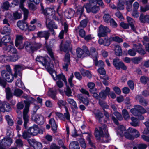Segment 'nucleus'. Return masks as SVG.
Here are the masks:
<instances>
[{"label":"nucleus","instance_id":"obj_1","mask_svg":"<svg viewBox=\"0 0 149 149\" xmlns=\"http://www.w3.org/2000/svg\"><path fill=\"white\" fill-rule=\"evenodd\" d=\"M36 61L40 64L44 66L47 70L49 72L54 80L62 79L67 85V82L65 76L62 74H56V72L53 70L52 68L54 67L53 62L48 56L43 57L38 56L36 58Z\"/></svg>","mask_w":149,"mask_h":149},{"label":"nucleus","instance_id":"obj_2","mask_svg":"<svg viewBox=\"0 0 149 149\" xmlns=\"http://www.w3.org/2000/svg\"><path fill=\"white\" fill-rule=\"evenodd\" d=\"M117 134L121 136L124 135L126 138L133 140L135 137L137 138L140 135L138 131L136 130L129 128L127 131L125 127L123 125L119 126L117 129Z\"/></svg>","mask_w":149,"mask_h":149},{"label":"nucleus","instance_id":"obj_3","mask_svg":"<svg viewBox=\"0 0 149 149\" xmlns=\"http://www.w3.org/2000/svg\"><path fill=\"white\" fill-rule=\"evenodd\" d=\"M107 127L106 125H104L102 127H99L98 128H96L95 135L96 138L97 140H100L101 137H104L103 131L105 133L104 137L106 138L108 137L109 134L107 132Z\"/></svg>","mask_w":149,"mask_h":149},{"label":"nucleus","instance_id":"obj_4","mask_svg":"<svg viewBox=\"0 0 149 149\" xmlns=\"http://www.w3.org/2000/svg\"><path fill=\"white\" fill-rule=\"evenodd\" d=\"M7 71L3 70L1 72V75L3 78L8 82H11L13 80V76L11 73L10 67L9 65L6 66Z\"/></svg>","mask_w":149,"mask_h":149},{"label":"nucleus","instance_id":"obj_5","mask_svg":"<svg viewBox=\"0 0 149 149\" xmlns=\"http://www.w3.org/2000/svg\"><path fill=\"white\" fill-rule=\"evenodd\" d=\"M97 4H98L100 6L103 7V3L102 0H91L89 3L84 5V6L86 9L87 12L89 13L91 11V6H92L93 5Z\"/></svg>","mask_w":149,"mask_h":149},{"label":"nucleus","instance_id":"obj_6","mask_svg":"<svg viewBox=\"0 0 149 149\" xmlns=\"http://www.w3.org/2000/svg\"><path fill=\"white\" fill-rule=\"evenodd\" d=\"M111 30L107 27L100 25L99 28L98 36L99 37L106 36L108 33H110Z\"/></svg>","mask_w":149,"mask_h":149},{"label":"nucleus","instance_id":"obj_7","mask_svg":"<svg viewBox=\"0 0 149 149\" xmlns=\"http://www.w3.org/2000/svg\"><path fill=\"white\" fill-rule=\"evenodd\" d=\"M10 109V107L8 103L0 101V111L3 112L6 111H9ZM2 120V116L0 115V123Z\"/></svg>","mask_w":149,"mask_h":149},{"label":"nucleus","instance_id":"obj_8","mask_svg":"<svg viewBox=\"0 0 149 149\" xmlns=\"http://www.w3.org/2000/svg\"><path fill=\"white\" fill-rule=\"evenodd\" d=\"M23 39V37L22 35H18L16 36L15 41V45L19 49H22L24 47V45L22 44Z\"/></svg>","mask_w":149,"mask_h":149},{"label":"nucleus","instance_id":"obj_9","mask_svg":"<svg viewBox=\"0 0 149 149\" xmlns=\"http://www.w3.org/2000/svg\"><path fill=\"white\" fill-rule=\"evenodd\" d=\"M84 50L81 49L79 48L76 49L77 55L79 58H81L83 56L84 52L88 55H90V53L89 52L87 47L86 46L83 47Z\"/></svg>","mask_w":149,"mask_h":149},{"label":"nucleus","instance_id":"obj_10","mask_svg":"<svg viewBox=\"0 0 149 149\" xmlns=\"http://www.w3.org/2000/svg\"><path fill=\"white\" fill-rule=\"evenodd\" d=\"M12 143V140L9 137L5 138L3 139L0 142V149H5L4 147L10 145Z\"/></svg>","mask_w":149,"mask_h":149},{"label":"nucleus","instance_id":"obj_11","mask_svg":"<svg viewBox=\"0 0 149 149\" xmlns=\"http://www.w3.org/2000/svg\"><path fill=\"white\" fill-rule=\"evenodd\" d=\"M31 119L32 120L40 125H42L44 122V117L41 115L34 114L32 116Z\"/></svg>","mask_w":149,"mask_h":149},{"label":"nucleus","instance_id":"obj_12","mask_svg":"<svg viewBox=\"0 0 149 149\" xmlns=\"http://www.w3.org/2000/svg\"><path fill=\"white\" fill-rule=\"evenodd\" d=\"M113 65L117 69H119L120 68L126 70L127 69L126 67L122 62L119 61V60L117 58L113 59Z\"/></svg>","mask_w":149,"mask_h":149},{"label":"nucleus","instance_id":"obj_13","mask_svg":"<svg viewBox=\"0 0 149 149\" xmlns=\"http://www.w3.org/2000/svg\"><path fill=\"white\" fill-rule=\"evenodd\" d=\"M3 49L7 51L9 56L17 53V50L13 47V44L12 42L11 43V45H8V46L4 47Z\"/></svg>","mask_w":149,"mask_h":149},{"label":"nucleus","instance_id":"obj_14","mask_svg":"<svg viewBox=\"0 0 149 149\" xmlns=\"http://www.w3.org/2000/svg\"><path fill=\"white\" fill-rule=\"evenodd\" d=\"M29 111V108L26 106L23 111V118L24 120V125L25 128L27 127L26 125L29 120V117L27 113Z\"/></svg>","mask_w":149,"mask_h":149},{"label":"nucleus","instance_id":"obj_15","mask_svg":"<svg viewBox=\"0 0 149 149\" xmlns=\"http://www.w3.org/2000/svg\"><path fill=\"white\" fill-rule=\"evenodd\" d=\"M63 42H62L60 45V50L61 51H63L65 52H68L71 50L72 46L69 42H66L64 44L63 47Z\"/></svg>","mask_w":149,"mask_h":149},{"label":"nucleus","instance_id":"obj_16","mask_svg":"<svg viewBox=\"0 0 149 149\" xmlns=\"http://www.w3.org/2000/svg\"><path fill=\"white\" fill-rule=\"evenodd\" d=\"M41 47V44L35 43L33 44L32 45H31L29 44L28 45L26 46L25 48L28 50L35 51L39 49Z\"/></svg>","mask_w":149,"mask_h":149},{"label":"nucleus","instance_id":"obj_17","mask_svg":"<svg viewBox=\"0 0 149 149\" xmlns=\"http://www.w3.org/2000/svg\"><path fill=\"white\" fill-rule=\"evenodd\" d=\"M25 1V0H19V7L24 13V19L26 20L27 19L29 11L28 9L23 7V4Z\"/></svg>","mask_w":149,"mask_h":149},{"label":"nucleus","instance_id":"obj_18","mask_svg":"<svg viewBox=\"0 0 149 149\" xmlns=\"http://www.w3.org/2000/svg\"><path fill=\"white\" fill-rule=\"evenodd\" d=\"M39 129L37 125H35L30 127L28 130V133L30 135H36L38 132Z\"/></svg>","mask_w":149,"mask_h":149},{"label":"nucleus","instance_id":"obj_19","mask_svg":"<svg viewBox=\"0 0 149 149\" xmlns=\"http://www.w3.org/2000/svg\"><path fill=\"white\" fill-rule=\"evenodd\" d=\"M24 69V68L22 66L19 65H15L14 67L15 71L14 76L16 77L17 75H19L20 76H22V74L19 72Z\"/></svg>","mask_w":149,"mask_h":149},{"label":"nucleus","instance_id":"obj_20","mask_svg":"<svg viewBox=\"0 0 149 149\" xmlns=\"http://www.w3.org/2000/svg\"><path fill=\"white\" fill-rule=\"evenodd\" d=\"M17 25L21 30H25L28 28L27 24L24 21H18Z\"/></svg>","mask_w":149,"mask_h":149},{"label":"nucleus","instance_id":"obj_21","mask_svg":"<svg viewBox=\"0 0 149 149\" xmlns=\"http://www.w3.org/2000/svg\"><path fill=\"white\" fill-rule=\"evenodd\" d=\"M59 8V6L56 7L55 6H52L50 8H47L46 11H48V16L50 15H52L55 12V9H56V11L58 13V10Z\"/></svg>","mask_w":149,"mask_h":149},{"label":"nucleus","instance_id":"obj_22","mask_svg":"<svg viewBox=\"0 0 149 149\" xmlns=\"http://www.w3.org/2000/svg\"><path fill=\"white\" fill-rule=\"evenodd\" d=\"M136 109L138 112H139L141 113H145L146 112H147L149 113V108H147L145 109L139 105H137L136 106Z\"/></svg>","mask_w":149,"mask_h":149},{"label":"nucleus","instance_id":"obj_23","mask_svg":"<svg viewBox=\"0 0 149 149\" xmlns=\"http://www.w3.org/2000/svg\"><path fill=\"white\" fill-rule=\"evenodd\" d=\"M49 35V33L48 32L46 31L39 32L37 33V36L38 37L40 38L44 37L46 40H47L48 39Z\"/></svg>","mask_w":149,"mask_h":149},{"label":"nucleus","instance_id":"obj_24","mask_svg":"<svg viewBox=\"0 0 149 149\" xmlns=\"http://www.w3.org/2000/svg\"><path fill=\"white\" fill-rule=\"evenodd\" d=\"M127 22L129 24L131 27L132 29L134 32H136L135 31V28L134 25V21L131 17H130L127 16Z\"/></svg>","mask_w":149,"mask_h":149},{"label":"nucleus","instance_id":"obj_25","mask_svg":"<svg viewBox=\"0 0 149 149\" xmlns=\"http://www.w3.org/2000/svg\"><path fill=\"white\" fill-rule=\"evenodd\" d=\"M10 40V38L9 36H6L3 37L1 39V41L2 43H3L5 46L4 47H7L8 45L7 43L9 42Z\"/></svg>","mask_w":149,"mask_h":149},{"label":"nucleus","instance_id":"obj_26","mask_svg":"<svg viewBox=\"0 0 149 149\" xmlns=\"http://www.w3.org/2000/svg\"><path fill=\"white\" fill-rule=\"evenodd\" d=\"M136 100L139 101V103L143 106H146L148 103L146 101L144 100L142 97L139 95H138L136 97Z\"/></svg>","mask_w":149,"mask_h":149},{"label":"nucleus","instance_id":"obj_27","mask_svg":"<svg viewBox=\"0 0 149 149\" xmlns=\"http://www.w3.org/2000/svg\"><path fill=\"white\" fill-rule=\"evenodd\" d=\"M49 123L51 125L53 131L55 132L57 130V125L54 119H51L49 121Z\"/></svg>","mask_w":149,"mask_h":149},{"label":"nucleus","instance_id":"obj_28","mask_svg":"<svg viewBox=\"0 0 149 149\" xmlns=\"http://www.w3.org/2000/svg\"><path fill=\"white\" fill-rule=\"evenodd\" d=\"M49 96L53 99L56 100L57 99L56 97V90H54L53 88H50L49 89Z\"/></svg>","mask_w":149,"mask_h":149},{"label":"nucleus","instance_id":"obj_29","mask_svg":"<svg viewBox=\"0 0 149 149\" xmlns=\"http://www.w3.org/2000/svg\"><path fill=\"white\" fill-rule=\"evenodd\" d=\"M115 54L118 56H121L122 54V50L120 46L119 45H116L114 50Z\"/></svg>","mask_w":149,"mask_h":149},{"label":"nucleus","instance_id":"obj_30","mask_svg":"<svg viewBox=\"0 0 149 149\" xmlns=\"http://www.w3.org/2000/svg\"><path fill=\"white\" fill-rule=\"evenodd\" d=\"M139 19L141 22H149V16L141 14L140 15Z\"/></svg>","mask_w":149,"mask_h":149},{"label":"nucleus","instance_id":"obj_31","mask_svg":"<svg viewBox=\"0 0 149 149\" xmlns=\"http://www.w3.org/2000/svg\"><path fill=\"white\" fill-rule=\"evenodd\" d=\"M90 52L92 55L93 60L97 59L98 57L97 53L96 52L95 49L94 47L91 48L90 49Z\"/></svg>","mask_w":149,"mask_h":149},{"label":"nucleus","instance_id":"obj_32","mask_svg":"<svg viewBox=\"0 0 149 149\" xmlns=\"http://www.w3.org/2000/svg\"><path fill=\"white\" fill-rule=\"evenodd\" d=\"M131 119L132 121L130 123V124L132 126H136L138 125L139 122V120L138 119L133 117L131 118Z\"/></svg>","mask_w":149,"mask_h":149},{"label":"nucleus","instance_id":"obj_33","mask_svg":"<svg viewBox=\"0 0 149 149\" xmlns=\"http://www.w3.org/2000/svg\"><path fill=\"white\" fill-rule=\"evenodd\" d=\"M9 6V3L7 1H6L3 3L1 8L3 11L7 10H8Z\"/></svg>","mask_w":149,"mask_h":149},{"label":"nucleus","instance_id":"obj_34","mask_svg":"<svg viewBox=\"0 0 149 149\" xmlns=\"http://www.w3.org/2000/svg\"><path fill=\"white\" fill-rule=\"evenodd\" d=\"M110 40L111 41H113L116 42L120 43L123 41V39L118 36L111 37L110 38Z\"/></svg>","mask_w":149,"mask_h":149},{"label":"nucleus","instance_id":"obj_35","mask_svg":"<svg viewBox=\"0 0 149 149\" xmlns=\"http://www.w3.org/2000/svg\"><path fill=\"white\" fill-rule=\"evenodd\" d=\"M144 124L147 127V129L144 130L143 133L145 134H149V120L145 122Z\"/></svg>","mask_w":149,"mask_h":149},{"label":"nucleus","instance_id":"obj_36","mask_svg":"<svg viewBox=\"0 0 149 149\" xmlns=\"http://www.w3.org/2000/svg\"><path fill=\"white\" fill-rule=\"evenodd\" d=\"M97 59L93 60L95 62V64L96 66H97L100 67H104V63L102 61H97Z\"/></svg>","mask_w":149,"mask_h":149},{"label":"nucleus","instance_id":"obj_37","mask_svg":"<svg viewBox=\"0 0 149 149\" xmlns=\"http://www.w3.org/2000/svg\"><path fill=\"white\" fill-rule=\"evenodd\" d=\"M5 117L8 125L11 126L13 125L14 122L10 116L8 115H6L5 116Z\"/></svg>","mask_w":149,"mask_h":149},{"label":"nucleus","instance_id":"obj_38","mask_svg":"<svg viewBox=\"0 0 149 149\" xmlns=\"http://www.w3.org/2000/svg\"><path fill=\"white\" fill-rule=\"evenodd\" d=\"M9 57L10 60L13 61H15L17 60L19 58L17 53L13 55H10V56H9Z\"/></svg>","mask_w":149,"mask_h":149},{"label":"nucleus","instance_id":"obj_39","mask_svg":"<svg viewBox=\"0 0 149 149\" xmlns=\"http://www.w3.org/2000/svg\"><path fill=\"white\" fill-rule=\"evenodd\" d=\"M23 93L22 91L19 89H17L15 90L14 92V95L17 97L20 96Z\"/></svg>","mask_w":149,"mask_h":149},{"label":"nucleus","instance_id":"obj_40","mask_svg":"<svg viewBox=\"0 0 149 149\" xmlns=\"http://www.w3.org/2000/svg\"><path fill=\"white\" fill-rule=\"evenodd\" d=\"M46 48L49 55H50L51 58L53 60H54V56L51 48L48 46H46Z\"/></svg>","mask_w":149,"mask_h":149},{"label":"nucleus","instance_id":"obj_41","mask_svg":"<svg viewBox=\"0 0 149 149\" xmlns=\"http://www.w3.org/2000/svg\"><path fill=\"white\" fill-rule=\"evenodd\" d=\"M87 22L88 21L87 19H84L82 20L80 22V26L78 27V28L79 29L80 27L85 28L86 26Z\"/></svg>","mask_w":149,"mask_h":149},{"label":"nucleus","instance_id":"obj_42","mask_svg":"<svg viewBox=\"0 0 149 149\" xmlns=\"http://www.w3.org/2000/svg\"><path fill=\"white\" fill-rule=\"evenodd\" d=\"M142 60V58L140 57H134L132 58L131 59L132 62L136 64L139 63Z\"/></svg>","mask_w":149,"mask_h":149},{"label":"nucleus","instance_id":"obj_43","mask_svg":"<svg viewBox=\"0 0 149 149\" xmlns=\"http://www.w3.org/2000/svg\"><path fill=\"white\" fill-rule=\"evenodd\" d=\"M28 7L30 10L33 11L36 10L38 8L37 6L31 3L28 4Z\"/></svg>","mask_w":149,"mask_h":149},{"label":"nucleus","instance_id":"obj_44","mask_svg":"<svg viewBox=\"0 0 149 149\" xmlns=\"http://www.w3.org/2000/svg\"><path fill=\"white\" fill-rule=\"evenodd\" d=\"M149 81V78L145 76H142L140 78V81L141 82L144 84H146Z\"/></svg>","mask_w":149,"mask_h":149},{"label":"nucleus","instance_id":"obj_45","mask_svg":"<svg viewBox=\"0 0 149 149\" xmlns=\"http://www.w3.org/2000/svg\"><path fill=\"white\" fill-rule=\"evenodd\" d=\"M15 144L17 147H21L23 146V143L21 139H18L16 140Z\"/></svg>","mask_w":149,"mask_h":149},{"label":"nucleus","instance_id":"obj_46","mask_svg":"<svg viewBox=\"0 0 149 149\" xmlns=\"http://www.w3.org/2000/svg\"><path fill=\"white\" fill-rule=\"evenodd\" d=\"M6 98L9 100L12 97V94L10 92V89L9 88H7L6 89Z\"/></svg>","mask_w":149,"mask_h":149},{"label":"nucleus","instance_id":"obj_47","mask_svg":"<svg viewBox=\"0 0 149 149\" xmlns=\"http://www.w3.org/2000/svg\"><path fill=\"white\" fill-rule=\"evenodd\" d=\"M16 85L22 89L24 88V84L20 79L17 80L16 83Z\"/></svg>","mask_w":149,"mask_h":149},{"label":"nucleus","instance_id":"obj_48","mask_svg":"<svg viewBox=\"0 0 149 149\" xmlns=\"http://www.w3.org/2000/svg\"><path fill=\"white\" fill-rule=\"evenodd\" d=\"M122 114L124 119L127 120L129 119L130 116L127 111L125 109L122 111Z\"/></svg>","mask_w":149,"mask_h":149},{"label":"nucleus","instance_id":"obj_49","mask_svg":"<svg viewBox=\"0 0 149 149\" xmlns=\"http://www.w3.org/2000/svg\"><path fill=\"white\" fill-rule=\"evenodd\" d=\"M3 31L1 32V33L3 34H4L9 33L10 31V27L9 26H5L3 28Z\"/></svg>","mask_w":149,"mask_h":149},{"label":"nucleus","instance_id":"obj_50","mask_svg":"<svg viewBox=\"0 0 149 149\" xmlns=\"http://www.w3.org/2000/svg\"><path fill=\"white\" fill-rule=\"evenodd\" d=\"M128 54L130 56H134L136 55V51L134 48L129 49L128 51Z\"/></svg>","mask_w":149,"mask_h":149},{"label":"nucleus","instance_id":"obj_51","mask_svg":"<svg viewBox=\"0 0 149 149\" xmlns=\"http://www.w3.org/2000/svg\"><path fill=\"white\" fill-rule=\"evenodd\" d=\"M65 113H64V116L65 118L68 120H70V116L69 113L68 111V108L66 107H65Z\"/></svg>","mask_w":149,"mask_h":149},{"label":"nucleus","instance_id":"obj_52","mask_svg":"<svg viewBox=\"0 0 149 149\" xmlns=\"http://www.w3.org/2000/svg\"><path fill=\"white\" fill-rule=\"evenodd\" d=\"M99 10V7L97 6L93 5L91 8V11L93 13H96Z\"/></svg>","mask_w":149,"mask_h":149},{"label":"nucleus","instance_id":"obj_53","mask_svg":"<svg viewBox=\"0 0 149 149\" xmlns=\"http://www.w3.org/2000/svg\"><path fill=\"white\" fill-rule=\"evenodd\" d=\"M103 19L105 22H109L111 19V18L109 14H105L103 16Z\"/></svg>","mask_w":149,"mask_h":149},{"label":"nucleus","instance_id":"obj_54","mask_svg":"<svg viewBox=\"0 0 149 149\" xmlns=\"http://www.w3.org/2000/svg\"><path fill=\"white\" fill-rule=\"evenodd\" d=\"M143 45H145V48H146V46L148 45H149V39L146 36L143 37Z\"/></svg>","mask_w":149,"mask_h":149},{"label":"nucleus","instance_id":"obj_55","mask_svg":"<svg viewBox=\"0 0 149 149\" xmlns=\"http://www.w3.org/2000/svg\"><path fill=\"white\" fill-rule=\"evenodd\" d=\"M99 103L100 105L103 107L104 109H107L109 108V106L103 101L100 100Z\"/></svg>","mask_w":149,"mask_h":149},{"label":"nucleus","instance_id":"obj_56","mask_svg":"<svg viewBox=\"0 0 149 149\" xmlns=\"http://www.w3.org/2000/svg\"><path fill=\"white\" fill-rule=\"evenodd\" d=\"M140 10L141 12H145L149 10V5L147 4L144 7L141 6Z\"/></svg>","mask_w":149,"mask_h":149},{"label":"nucleus","instance_id":"obj_57","mask_svg":"<svg viewBox=\"0 0 149 149\" xmlns=\"http://www.w3.org/2000/svg\"><path fill=\"white\" fill-rule=\"evenodd\" d=\"M13 15L14 18L15 19H19L21 17V14L17 12H15L14 13Z\"/></svg>","mask_w":149,"mask_h":149},{"label":"nucleus","instance_id":"obj_58","mask_svg":"<svg viewBox=\"0 0 149 149\" xmlns=\"http://www.w3.org/2000/svg\"><path fill=\"white\" fill-rule=\"evenodd\" d=\"M56 116L61 120L63 121L65 120V118L64 115L62 113H60L56 112Z\"/></svg>","mask_w":149,"mask_h":149},{"label":"nucleus","instance_id":"obj_59","mask_svg":"<svg viewBox=\"0 0 149 149\" xmlns=\"http://www.w3.org/2000/svg\"><path fill=\"white\" fill-rule=\"evenodd\" d=\"M132 16L134 18H138L139 16V13L136 10H134L132 12Z\"/></svg>","mask_w":149,"mask_h":149},{"label":"nucleus","instance_id":"obj_60","mask_svg":"<svg viewBox=\"0 0 149 149\" xmlns=\"http://www.w3.org/2000/svg\"><path fill=\"white\" fill-rule=\"evenodd\" d=\"M82 74L84 76H86L87 77L90 78L91 77V74L88 71H85L82 73Z\"/></svg>","mask_w":149,"mask_h":149},{"label":"nucleus","instance_id":"obj_61","mask_svg":"<svg viewBox=\"0 0 149 149\" xmlns=\"http://www.w3.org/2000/svg\"><path fill=\"white\" fill-rule=\"evenodd\" d=\"M109 22L110 25L114 28H116L117 26V24L116 22L112 19H110Z\"/></svg>","mask_w":149,"mask_h":149},{"label":"nucleus","instance_id":"obj_62","mask_svg":"<svg viewBox=\"0 0 149 149\" xmlns=\"http://www.w3.org/2000/svg\"><path fill=\"white\" fill-rule=\"evenodd\" d=\"M0 59L2 62H3L7 60H10V58L9 56L3 55L0 57Z\"/></svg>","mask_w":149,"mask_h":149},{"label":"nucleus","instance_id":"obj_63","mask_svg":"<svg viewBox=\"0 0 149 149\" xmlns=\"http://www.w3.org/2000/svg\"><path fill=\"white\" fill-rule=\"evenodd\" d=\"M58 104L59 107H61L63 106H65L66 104V102L62 100H60L58 101Z\"/></svg>","mask_w":149,"mask_h":149},{"label":"nucleus","instance_id":"obj_64","mask_svg":"<svg viewBox=\"0 0 149 149\" xmlns=\"http://www.w3.org/2000/svg\"><path fill=\"white\" fill-rule=\"evenodd\" d=\"M34 146L36 149H40L42 147L41 143L38 142H36L35 143Z\"/></svg>","mask_w":149,"mask_h":149}]
</instances>
